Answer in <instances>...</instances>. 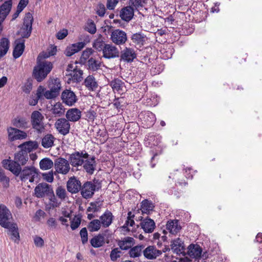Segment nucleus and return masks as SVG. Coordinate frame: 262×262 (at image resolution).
Listing matches in <instances>:
<instances>
[{"label":"nucleus","instance_id":"28","mask_svg":"<svg viewBox=\"0 0 262 262\" xmlns=\"http://www.w3.org/2000/svg\"><path fill=\"white\" fill-rule=\"evenodd\" d=\"M114 216L112 213L106 210L105 212L100 216V221L102 226L104 228L109 227L112 223Z\"/></svg>","mask_w":262,"mask_h":262},{"label":"nucleus","instance_id":"58","mask_svg":"<svg viewBox=\"0 0 262 262\" xmlns=\"http://www.w3.org/2000/svg\"><path fill=\"white\" fill-rule=\"evenodd\" d=\"M105 7L102 4H99L96 7L97 14L100 17H103L105 13Z\"/></svg>","mask_w":262,"mask_h":262},{"label":"nucleus","instance_id":"53","mask_svg":"<svg viewBox=\"0 0 262 262\" xmlns=\"http://www.w3.org/2000/svg\"><path fill=\"white\" fill-rule=\"evenodd\" d=\"M121 252L119 250L118 248H116L113 249L110 254V258L111 259L115 261H116L118 258L120 257L121 256Z\"/></svg>","mask_w":262,"mask_h":262},{"label":"nucleus","instance_id":"29","mask_svg":"<svg viewBox=\"0 0 262 262\" xmlns=\"http://www.w3.org/2000/svg\"><path fill=\"white\" fill-rule=\"evenodd\" d=\"M4 228L9 230L11 236V239L14 242L18 243L20 237L17 224L14 223H11L8 224V227H4Z\"/></svg>","mask_w":262,"mask_h":262},{"label":"nucleus","instance_id":"9","mask_svg":"<svg viewBox=\"0 0 262 262\" xmlns=\"http://www.w3.org/2000/svg\"><path fill=\"white\" fill-rule=\"evenodd\" d=\"M126 33L120 29L113 30L111 34V41L117 45H121L125 43L127 40Z\"/></svg>","mask_w":262,"mask_h":262},{"label":"nucleus","instance_id":"60","mask_svg":"<svg viewBox=\"0 0 262 262\" xmlns=\"http://www.w3.org/2000/svg\"><path fill=\"white\" fill-rule=\"evenodd\" d=\"M42 176L43 179L48 182L51 183L53 181L54 176L52 171H50L48 173H43Z\"/></svg>","mask_w":262,"mask_h":262},{"label":"nucleus","instance_id":"30","mask_svg":"<svg viewBox=\"0 0 262 262\" xmlns=\"http://www.w3.org/2000/svg\"><path fill=\"white\" fill-rule=\"evenodd\" d=\"M140 224L141 228L146 233H151L156 226L154 220L149 218H146L142 221Z\"/></svg>","mask_w":262,"mask_h":262},{"label":"nucleus","instance_id":"17","mask_svg":"<svg viewBox=\"0 0 262 262\" xmlns=\"http://www.w3.org/2000/svg\"><path fill=\"white\" fill-rule=\"evenodd\" d=\"M67 188L71 193H76L81 189V183L75 177H72L68 181Z\"/></svg>","mask_w":262,"mask_h":262},{"label":"nucleus","instance_id":"41","mask_svg":"<svg viewBox=\"0 0 262 262\" xmlns=\"http://www.w3.org/2000/svg\"><path fill=\"white\" fill-rule=\"evenodd\" d=\"M106 45L104 41L103 37L100 34L94 41L93 47L98 51H103Z\"/></svg>","mask_w":262,"mask_h":262},{"label":"nucleus","instance_id":"63","mask_svg":"<svg viewBox=\"0 0 262 262\" xmlns=\"http://www.w3.org/2000/svg\"><path fill=\"white\" fill-rule=\"evenodd\" d=\"M68 32L67 29H62L56 34V37L58 39H62L68 35Z\"/></svg>","mask_w":262,"mask_h":262},{"label":"nucleus","instance_id":"40","mask_svg":"<svg viewBox=\"0 0 262 262\" xmlns=\"http://www.w3.org/2000/svg\"><path fill=\"white\" fill-rule=\"evenodd\" d=\"M65 108L60 102L56 103L52 107L51 112L57 117H60L64 114Z\"/></svg>","mask_w":262,"mask_h":262},{"label":"nucleus","instance_id":"5","mask_svg":"<svg viewBox=\"0 0 262 262\" xmlns=\"http://www.w3.org/2000/svg\"><path fill=\"white\" fill-rule=\"evenodd\" d=\"M20 178L21 181L29 180L30 182H33L38 178V170L34 166L26 167L20 173Z\"/></svg>","mask_w":262,"mask_h":262},{"label":"nucleus","instance_id":"15","mask_svg":"<svg viewBox=\"0 0 262 262\" xmlns=\"http://www.w3.org/2000/svg\"><path fill=\"white\" fill-rule=\"evenodd\" d=\"M102 53V57L106 59L115 58L119 56L118 49L112 44H106Z\"/></svg>","mask_w":262,"mask_h":262},{"label":"nucleus","instance_id":"56","mask_svg":"<svg viewBox=\"0 0 262 262\" xmlns=\"http://www.w3.org/2000/svg\"><path fill=\"white\" fill-rule=\"evenodd\" d=\"M80 235L81 238V242L83 244H85L88 242V231L86 228H83L81 229L80 231Z\"/></svg>","mask_w":262,"mask_h":262},{"label":"nucleus","instance_id":"49","mask_svg":"<svg viewBox=\"0 0 262 262\" xmlns=\"http://www.w3.org/2000/svg\"><path fill=\"white\" fill-rule=\"evenodd\" d=\"M94 50L92 48H87L82 52L80 61L81 63H85L87 60L90 58V56L93 53Z\"/></svg>","mask_w":262,"mask_h":262},{"label":"nucleus","instance_id":"23","mask_svg":"<svg viewBox=\"0 0 262 262\" xmlns=\"http://www.w3.org/2000/svg\"><path fill=\"white\" fill-rule=\"evenodd\" d=\"M66 119L71 122H77L81 117V111L77 108H72L68 110L66 114Z\"/></svg>","mask_w":262,"mask_h":262},{"label":"nucleus","instance_id":"47","mask_svg":"<svg viewBox=\"0 0 262 262\" xmlns=\"http://www.w3.org/2000/svg\"><path fill=\"white\" fill-rule=\"evenodd\" d=\"M144 247L142 245L136 246L130 249L129 252L131 257L135 258L141 255L142 250Z\"/></svg>","mask_w":262,"mask_h":262},{"label":"nucleus","instance_id":"4","mask_svg":"<svg viewBox=\"0 0 262 262\" xmlns=\"http://www.w3.org/2000/svg\"><path fill=\"white\" fill-rule=\"evenodd\" d=\"M44 117L38 111H33L31 115V122L32 128L38 133H41L44 129L43 120Z\"/></svg>","mask_w":262,"mask_h":262},{"label":"nucleus","instance_id":"64","mask_svg":"<svg viewBox=\"0 0 262 262\" xmlns=\"http://www.w3.org/2000/svg\"><path fill=\"white\" fill-rule=\"evenodd\" d=\"M32 89V84L30 82H26L23 88V90L24 92H25L26 94H29L31 92V91Z\"/></svg>","mask_w":262,"mask_h":262},{"label":"nucleus","instance_id":"42","mask_svg":"<svg viewBox=\"0 0 262 262\" xmlns=\"http://www.w3.org/2000/svg\"><path fill=\"white\" fill-rule=\"evenodd\" d=\"M133 42L137 45H143L146 40V36L142 33H136L132 36Z\"/></svg>","mask_w":262,"mask_h":262},{"label":"nucleus","instance_id":"61","mask_svg":"<svg viewBox=\"0 0 262 262\" xmlns=\"http://www.w3.org/2000/svg\"><path fill=\"white\" fill-rule=\"evenodd\" d=\"M29 3V0H20L17 8L18 12H21L23 9L27 6Z\"/></svg>","mask_w":262,"mask_h":262},{"label":"nucleus","instance_id":"13","mask_svg":"<svg viewBox=\"0 0 262 262\" xmlns=\"http://www.w3.org/2000/svg\"><path fill=\"white\" fill-rule=\"evenodd\" d=\"M52 191L51 186L46 183H39L34 189L35 196L38 198H43L45 195L48 196Z\"/></svg>","mask_w":262,"mask_h":262},{"label":"nucleus","instance_id":"51","mask_svg":"<svg viewBox=\"0 0 262 262\" xmlns=\"http://www.w3.org/2000/svg\"><path fill=\"white\" fill-rule=\"evenodd\" d=\"M48 196L49 197L50 201L49 205L50 206V208H56L60 205V202L57 199L54 193L53 190L52 191V193H50L48 195Z\"/></svg>","mask_w":262,"mask_h":262},{"label":"nucleus","instance_id":"2","mask_svg":"<svg viewBox=\"0 0 262 262\" xmlns=\"http://www.w3.org/2000/svg\"><path fill=\"white\" fill-rule=\"evenodd\" d=\"M53 68L50 61H38L37 64L33 69V75L38 82L42 81L47 76Z\"/></svg>","mask_w":262,"mask_h":262},{"label":"nucleus","instance_id":"20","mask_svg":"<svg viewBox=\"0 0 262 262\" xmlns=\"http://www.w3.org/2000/svg\"><path fill=\"white\" fill-rule=\"evenodd\" d=\"M13 126L16 128L26 129L30 127V123L28 118L21 116H18L12 121Z\"/></svg>","mask_w":262,"mask_h":262},{"label":"nucleus","instance_id":"22","mask_svg":"<svg viewBox=\"0 0 262 262\" xmlns=\"http://www.w3.org/2000/svg\"><path fill=\"white\" fill-rule=\"evenodd\" d=\"M134 15V8L130 6H126L122 8L119 13L120 18L124 21L128 22L133 17Z\"/></svg>","mask_w":262,"mask_h":262},{"label":"nucleus","instance_id":"50","mask_svg":"<svg viewBox=\"0 0 262 262\" xmlns=\"http://www.w3.org/2000/svg\"><path fill=\"white\" fill-rule=\"evenodd\" d=\"M59 89L60 86L57 85V87L55 89L52 88L49 91H46L45 93V97L48 99L55 98L58 95Z\"/></svg>","mask_w":262,"mask_h":262},{"label":"nucleus","instance_id":"8","mask_svg":"<svg viewBox=\"0 0 262 262\" xmlns=\"http://www.w3.org/2000/svg\"><path fill=\"white\" fill-rule=\"evenodd\" d=\"M142 124L146 128L152 126L155 123L156 118L155 115L150 111L142 112L139 115Z\"/></svg>","mask_w":262,"mask_h":262},{"label":"nucleus","instance_id":"48","mask_svg":"<svg viewBox=\"0 0 262 262\" xmlns=\"http://www.w3.org/2000/svg\"><path fill=\"white\" fill-rule=\"evenodd\" d=\"M101 225L100 220L96 219L90 222L88 227L90 231L95 232L98 231Z\"/></svg>","mask_w":262,"mask_h":262},{"label":"nucleus","instance_id":"24","mask_svg":"<svg viewBox=\"0 0 262 262\" xmlns=\"http://www.w3.org/2000/svg\"><path fill=\"white\" fill-rule=\"evenodd\" d=\"M85 45V44L83 42H78L73 43L67 47L64 51V54L67 56H71L83 49Z\"/></svg>","mask_w":262,"mask_h":262},{"label":"nucleus","instance_id":"31","mask_svg":"<svg viewBox=\"0 0 262 262\" xmlns=\"http://www.w3.org/2000/svg\"><path fill=\"white\" fill-rule=\"evenodd\" d=\"M135 244V239L131 237H125L122 240L119 241L118 245L123 250H127Z\"/></svg>","mask_w":262,"mask_h":262},{"label":"nucleus","instance_id":"1","mask_svg":"<svg viewBox=\"0 0 262 262\" xmlns=\"http://www.w3.org/2000/svg\"><path fill=\"white\" fill-rule=\"evenodd\" d=\"M33 21L32 15L28 13L24 19L23 27V38H28L30 36L32 31V26ZM15 46L13 52V56L15 59L19 58L23 53L25 49V40L23 38L16 39L15 41Z\"/></svg>","mask_w":262,"mask_h":262},{"label":"nucleus","instance_id":"37","mask_svg":"<svg viewBox=\"0 0 262 262\" xmlns=\"http://www.w3.org/2000/svg\"><path fill=\"white\" fill-rule=\"evenodd\" d=\"M28 160V155L22 149L15 154L14 161L20 165H25Z\"/></svg>","mask_w":262,"mask_h":262},{"label":"nucleus","instance_id":"21","mask_svg":"<svg viewBox=\"0 0 262 262\" xmlns=\"http://www.w3.org/2000/svg\"><path fill=\"white\" fill-rule=\"evenodd\" d=\"M137 55L134 49L126 47L121 52V59L127 62H132L136 58Z\"/></svg>","mask_w":262,"mask_h":262},{"label":"nucleus","instance_id":"26","mask_svg":"<svg viewBox=\"0 0 262 262\" xmlns=\"http://www.w3.org/2000/svg\"><path fill=\"white\" fill-rule=\"evenodd\" d=\"M12 8V1L4 2L0 7V22L3 23L9 14Z\"/></svg>","mask_w":262,"mask_h":262},{"label":"nucleus","instance_id":"38","mask_svg":"<svg viewBox=\"0 0 262 262\" xmlns=\"http://www.w3.org/2000/svg\"><path fill=\"white\" fill-rule=\"evenodd\" d=\"M55 140V137L50 134L44 136L41 140V145L45 148H49L52 147Z\"/></svg>","mask_w":262,"mask_h":262},{"label":"nucleus","instance_id":"12","mask_svg":"<svg viewBox=\"0 0 262 262\" xmlns=\"http://www.w3.org/2000/svg\"><path fill=\"white\" fill-rule=\"evenodd\" d=\"M2 164L5 168L9 170L16 176L19 175L21 168L20 167V165L15 161L9 159H5L3 160Z\"/></svg>","mask_w":262,"mask_h":262},{"label":"nucleus","instance_id":"25","mask_svg":"<svg viewBox=\"0 0 262 262\" xmlns=\"http://www.w3.org/2000/svg\"><path fill=\"white\" fill-rule=\"evenodd\" d=\"M143 253L145 257L148 259H155L162 254L160 250L151 246L147 247L143 250Z\"/></svg>","mask_w":262,"mask_h":262},{"label":"nucleus","instance_id":"54","mask_svg":"<svg viewBox=\"0 0 262 262\" xmlns=\"http://www.w3.org/2000/svg\"><path fill=\"white\" fill-rule=\"evenodd\" d=\"M81 217L75 216L71 221V228L73 230L76 229L80 225Z\"/></svg>","mask_w":262,"mask_h":262},{"label":"nucleus","instance_id":"14","mask_svg":"<svg viewBox=\"0 0 262 262\" xmlns=\"http://www.w3.org/2000/svg\"><path fill=\"white\" fill-rule=\"evenodd\" d=\"M55 127L60 134L65 136L69 133L70 124L66 118H59L55 123Z\"/></svg>","mask_w":262,"mask_h":262},{"label":"nucleus","instance_id":"7","mask_svg":"<svg viewBox=\"0 0 262 262\" xmlns=\"http://www.w3.org/2000/svg\"><path fill=\"white\" fill-rule=\"evenodd\" d=\"M54 167L56 171L62 174H67L70 170L69 161L63 158H58L55 160Z\"/></svg>","mask_w":262,"mask_h":262},{"label":"nucleus","instance_id":"46","mask_svg":"<svg viewBox=\"0 0 262 262\" xmlns=\"http://www.w3.org/2000/svg\"><path fill=\"white\" fill-rule=\"evenodd\" d=\"M124 83L119 78H115L110 82V85L113 91L119 92L122 90Z\"/></svg>","mask_w":262,"mask_h":262},{"label":"nucleus","instance_id":"32","mask_svg":"<svg viewBox=\"0 0 262 262\" xmlns=\"http://www.w3.org/2000/svg\"><path fill=\"white\" fill-rule=\"evenodd\" d=\"M202 252L201 248L197 245L191 244L188 248V254L192 258H197L200 257Z\"/></svg>","mask_w":262,"mask_h":262},{"label":"nucleus","instance_id":"62","mask_svg":"<svg viewBox=\"0 0 262 262\" xmlns=\"http://www.w3.org/2000/svg\"><path fill=\"white\" fill-rule=\"evenodd\" d=\"M99 210V206L97 203H91L87 209L88 212H96Z\"/></svg>","mask_w":262,"mask_h":262},{"label":"nucleus","instance_id":"27","mask_svg":"<svg viewBox=\"0 0 262 262\" xmlns=\"http://www.w3.org/2000/svg\"><path fill=\"white\" fill-rule=\"evenodd\" d=\"M18 147L24 150L28 154L37 149L38 147V143L36 141H29L20 144Z\"/></svg>","mask_w":262,"mask_h":262},{"label":"nucleus","instance_id":"35","mask_svg":"<svg viewBox=\"0 0 262 262\" xmlns=\"http://www.w3.org/2000/svg\"><path fill=\"white\" fill-rule=\"evenodd\" d=\"M85 162L83 163V168L85 171L89 174H93L96 166L95 159L94 157L90 159H85Z\"/></svg>","mask_w":262,"mask_h":262},{"label":"nucleus","instance_id":"45","mask_svg":"<svg viewBox=\"0 0 262 262\" xmlns=\"http://www.w3.org/2000/svg\"><path fill=\"white\" fill-rule=\"evenodd\" d=\"M154 206L151 202L145 200L141 203V210L142 214H148L153 209Z\"/></svg>","mask_w":262,"mask_h":262},{"label":"nucleus","instance_id":"19","mask_svg":"<svg viewBox=\"0 0 262 262\" xmlns=\"http://www.w3.org/2000/svg\"><path fill=\"white\" fill-rule=\"evenodd\" d=\"M171 249L174 253L178 255H184L185 247L184 242L180 238H177L171 242Z\"/></svg>","mask_w":262,"mask_h":262},{"label":"nucleus","instance_id":"10","mask_svg":"<svg viewBox=\"0 0 262 262\" xmlns=\"http://www.w3.org/2000/svg\"><path fill=\"white\" fill-rule=\"evenodd\" d=\"M12 214L7 207L3 205L0 204V225L2 227H8V224L11 223Z\"/></svg>","mask_w":262,"mask_h":262},{"label":"nucleus","instance_id":"16","mask_svg":"<svg viewBox=\"0 0 262 262\" xmlns=\"http://www.w3.org/2000/svg\"><path fill=\"white\" fill-rule=\"evenodd\" d=\"M62 102L68 106H72L77 101V98L75 93L70 90H64L61 94Z\"/></svg>","mask_w":262,"mask_h":262},{"label":"nucleus","instance_id":"55","mask_svg":"<svg viewBox=\"0 0 262 262\" xmlns=\"http://www.w3.org/2000/svg\"><path fill=\"white\" fill-rule=\"evenodd\" d=\"M85 30L91 34H94L96 31L95 23L92 21H88L85 27Z\"/></svg>","mask_w":262,"mask_h":262},{"label":"nucleus","instance_id":"52","mask_svg":"<svg viewBox=\"0 0 262 262\" xmlns=\"http://www.w3.org/2000/svg\"><path fill=\"white\" fill-rule=\"evenodd\" d=\"M56 196L61 201L64 200L67 198V192L63 187H58L56 189Z\"/></svg>","mask_w":262,"mask_h":262},{"label":"nucleus","instance_id":"6","mask_svg":"<svg viewBox=\"0 0 262 262\" xmlns=\"http://www.w3.org/2000/svg\"><path fill=\"white\" fill-rule=\"evenodd\" d=\"M89 156L86 152L76 151L70 155L69 160L72 166L78 167L84 163V160L88 159Z\"/></svg>","mask_w":262,"mask_h":262},{"label":"nucleus","instance_id":"44","mask_svg":"<svg viewBox=\"0 0 262 262\" xmlns=\"http://www.w3.org/2000/svg\"><path fill=\"white\" fill-rule=\"evenodd\" d=\"M54 165L53 161L48 158L42 159L39 162L40 168L43 170L51 169Z\"/></svg>","mask_w":262,"mask_h":262},{"label":"nucleus","instance_id":"43","mask_svg":"<svg viewBox=\"0 0 262 262\" xmlns=\"http://www.w3.org/2000/svg\"><path fill=\"white\" fill-rule=\"evenodd\" d=\"M9 48V40L6 38H2L0 41V58L7 53Z\"/></svg>","mask_w":262,"mask_h":262},{"label":"nucleus","instance_id":"57","mask_svg":"<svg viewBox=\"0 0 262 262\" xmlns=\"http://www.w3.org/2000/svg\"><path fill=\"white\" fill-rule=\"evenodd\" d=\"M34 243L36 247L41 248L44 246L45 242L43 239L40 236L35 235L33 237Z\"/></svg>","mask_w":262,"mask_h":262},{"label":"nucleus","instance_id":"33","mask_svg":"<svg viewBox=\"0 0 262 262\" xmlns=\"http://www.w3.org/2000/svg\"><path fill=\"white\" fill-rule=\"evenodd\" d=\"M166 229L171 234H176L181 229V227L179 225L178 220H171L167 222Z\"/></svg>","mask_w":262,"mask_h":262},{"label":"nucleus","instance_id":"3","mask_svg":"<svg viewBox=\"0 0 262 262\" xmlns=\"http://www.w3.org/2000/svg\"><path fill=\"white\" fill-rule=\"evenodd\" d=\"M77 66L73 64L68 66L64 76L65 81L69 84L79 82L82 79L83 71L77 69Z\"/></svg>","mask_w":262,"mask_h":262},{"label":"nucleus","instance_id":"11","mask_svg":"<svg viewBox=\"0 0 262 262\" xmlns=\"http://www.w3.org/2000/svg\"><path fill=\"white\" fill-rule=\"evenodd\" d=\"M8 139L10 141L17 140L25 139L27 137V134L21 130L15 127H10L7 128Z\"/></svg>","mask_w":262,"mask_h":262},{"label":"nucleus","instance_id":"39","mask_svg":"<svg viewBox=\"0 0 262 262\" xmlns=\"http://www.w3.org/2000/svg\"><path fill=\"white\" fill-rule=\"evenodd\" d=\"M101 62L96 59L91 57L87 61L88 68L93 72L97 71L101 66Z\"/></svg>","mask_w":262,"mask_h":262},{"label":"nucleus","instance_id":"18","mask_svg":"<svg viewBox=\"0 0 262 262\" xmlns=\"http://www.w3.org/2000/svg\"><path fill=\"white\" fill-rule=\"evenodd\" d=\"M96 185L91 182L85 183L81 188L82 196L85 199L91 198L94 193Z\"/></svg>","mask_w":262,"mask_h":262},{"label":"nucleus","instance_id":"34","mask_svg":"<svg viewBox=\"0 0 262 262\" xmlns=\"http://www.w3.org/2000/svg\"><path fill=\"white\" fill-rule=\"evenodd\" d=\"M84 84L85 87L90 91L96 90L98 86L96 79L92 75H89L85 79Z\"/></svg>","mask_w":262,"mask_h":262},{"label":"nucleus","instance_id":"36","mask_svg":"<svg viewBox=\"0 0 262 262\" xmlns=\"http://www.w3.org/2000/svg\"><path fill=\"white\" fill-rule=\"evenodd\" d=\"M105 236L104 234H99L94 236L90 241L91 245L94 248L102 247L105 243Z\"/></svg>","mask_w":262,"mask_h":262},{"label":"nucleus","instance_id":"59","mask_svg":"<svg viewBox=\"0 0 262 262\" xmlns=\"http://www.w3.org/2000/svg\"><path fill=\"white\" fill-rule=\"evenodd\" d=\"M118 3V0H107L106 7L108 10H113Z\"/></svg>","mask_w":262,"mask_h":262}]
</instances>
